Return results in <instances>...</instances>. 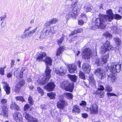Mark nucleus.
Returning <instances> with one entry per match:
<instances>
[{
	"label": "nucleus",
	"mask_w": 122,
	"mask_h": 122,
	"mask_svg": "<svg viewBox=\"0 0 122 122\" xmlns=\"http://www.w3.org/2000/svg\"><path fill=\"white\" fill-rule=\"evenodd\" d=\"M37 59L38 61H43L46 65V69L45 73L46 76L44 77L40 81L39 83L43 85L47 82L51 76V70L49 69L48 65L51 66L52 60L49 57H46V55L44 52L41 53L38 55Z\"/></svg>",
	"instance_id": "obj_1"
},
{
	"label": "nucleus",
	"mask_w": 122,
	"mask_h": 122,
	"mask_svg": "<svg viewBox=\"0 0 122 122\" xmlns=\"http://www.w3.org/2000/svg\"><path fill=\"white\" fill-rule=\"evenodd\" d=\"M106 13L107 15H100L99 17L96 19L95 23L97 27L104 29L106 26L105 22L111 21L113 19L111 10L109 9L107 11Z\"/></svg>",
	"instance_id": "obj_2"
},
{
	"label": "nucleus",
	"mask_w": 122,
	"mask_h": 122,
	"mask_svg": "<svg viewBox=\"0 0 122 122\" xmlns=\"http://www.w3.org/2000/svg\"><path fill=\"white\" fill-rule=\"evenodd\" d=\"M28 71V70L27 68L24 67L22 68L20 73V78L19 79V81L17 83L15 86V91L16 93L19 92L22 86L24 84V81L22 78V75L23 74L24 75H27Z\"/></svg>",
	"instance_id": "obj_3"
},
{
	"label": "nucleus",
	"mask_w": 122,
	"mask_h": 122,
	"mask_svg": "<svg viewBox=\"0 0 122 122\" xmlns=\"http://www.w3.org/2000/svg\"><path fill=\"white\" fill-rule=\"evenodd\" d=\"M107 66L110 71L113 73H119L121 70V64L118 63H110L108 64Z\"/></svg>",
	"instance_id": "obj_4"
},
{
	"label": "nucleus",
	"mask_w": 122,
	"mask_h": 122,
	"mask_svg": "<svg viewBox=\"0 0 122 122\" xmlns=\"http://www.w3.org/2000/svg\"><path fill=\"white\" fill-rule=\"evenodd\" d=\"M79 5V7L78 6L77 7H74L72 10L69 12L68 15H67L66 16V19H68L78 14L80 10L81 9L82 5L80 4Z\"/></svg>",
	"instance_id": "obj_5"
},
{
	"label": "nucleus",
	"mask_w": 122,
	"mask_h": 122,
	"mask_svg": "<svg viewBox=\"0 0 122 122\" xmlns=\"http://www.w3.org/2000/svg\"><path fill=\"white\" fill-rule=\"evenodd\" d=\"M60 86L66 91L72 92L74 86L73 83H70L68 81H66L60 83Z\"/></svg>",
	"instance_id": "obj_6"
},
{
	"label": "nucleus",
	"mask_w": 122,
	"mask_h": 122,
	"mask_svg": "<svg viewBox=\"0 0 122 122\" xmlns=\"http://www.w3.org/2000/svg\"><path fill=\"white\" fill-rule=\"evenodd\" d=\"M109 58L108 54L102 56L101 59L98 58H96L95 59L96 63L97 66H102L107 62Z\"/></svg>",
	"instance_id": "obj_7"
},
{
	"label": "nucleus",
	"mask_w": 122,
	"mask_h": 122,
	"mask_svg": "<svg viewBox=\"0 0 122 122\" xmlns=\"http://www.w3.org/2000/svg\"><path fill=\"white\" fill-rule=\"evenodd\" d=\"M92 51L89 48H85L83 50L82 55L83 58L86 59H90L92 55Z\"/></svg>",
	"instance_id": "obj_8"
},
{
	"label": "nucleus",
	"mask_w": 122,
	"mask_h": 122,
	"mask_svg": "<svg viewBox=\"0 0 122 122\" xmlns=\"http://www.w3.org/2000/svg\"><path fill=\"white\" fill-rule=\"evenodd\" d=\"M55 71L57 74L62 76L66 72V68L65 66H62L57 67L56 68Z\"/></svg>",
	"instance_id": "obj_9"
},
{
	"label": "nucleus",
	"mask_w": 122,
	"mask_h": 122,
	"mask_svg": "<svg viewBox=\"0 0 122 122\" xmlns=\"http://www.w3.org/2000/svg\"><path fill=\"white\" fill-rule=\"evenodd\" d=\"M59 98L60 100L57 103V106L58 108L60 109V111H61L63 110L65 101L62 96H60Z\"/></svg>",
	"instance_id": "obj_10"
},
{
	"label": "nucleus",
	"mask_w": 122,
	"mask_h": 122,
	"mask_svg": "<svg viewBox=\"0 0 122 122\" xmlns=\"http://www.w3.org/2000/svg\"><path fill=\"white\" fill-rule=\"evenodd\" d=\"M57 29L58 27L56 26L47 28L45 30L44 33L46 36H48L49 35L54 33Z\"/></svg>",
	"instance_id": "obj_11"
},
{
	"label": "nucleus",
	"mask_w": 122,
	"mask_h": 122,
	"mask_svg": "<svg viewBox=\"0 0 122 122\" xmlns=\"http://www.w3.org/2000/svg\"><path fill=\"white\" fill-rule=\"evenodd\" d=\"M23 115L24 117L28 122H38V120L37 119L33 117L27 112H25Z\"/></svg>",
	"instance_id": "obj_12"
},
{
	"label": "nucleus",
	"mask_w": 122,
	"mask_h": 122,
	"mask_svg": "<svg viewBox=\"0 0 122 122\" xmlns=\"http://www.w3.org/2000/svg\"><path fill=\"white\" fill-rule=\"evenodd\" d=\"M95 74L99 76L101 79L104 78L106 77L105 71L102 69L98 68L95 71Z\"/></svg>",
	"instance_id": "obj_13"
},
{
	"label": "nucleus",
	"mask_w": 122,
	"mask_h": 122,
	"mask_svg": "<svg viewBox=\"0 0 122 122\" xmlns=\"http://www.w3.org/2000/svg\"><path fill=\"white\" fill-rule=\"evenodd\" d=\"M90 113L92 114H96L98 113V106L96 104L92 105L89 108Z\"/></svg>",
	"instance_id": "obj_14"
},
{
	"label": "nucleus",
	"mask_w": 122,
	"mask_h": 122,
	"mask_svg": "<svg viewBox=\"0 0 122 122\" xmlns=\"http://www.w3.org/2000/svg\"><path fill=\"white\" fill-rule=\"evenodd\" d=\"M13 117L14 119L17 122H22V118L20 113L17 112L14 113Z\"/></svg>",
	"instance_id": "obj_15"
},
{
	"label": "nucleus",
	"mask_w": 122,
	"mask_h": 122,
	"mask_svg": "<svg viewBox=\"0 0 122 122\" xmlns=\"http://www.w3.org/2000/svg\"><path fill=\"white\" fill-rule=\"evenodd\" d=\"M67 66L70 73H73L76 71V67L74 64H69Z\"/></svg>",
	"instance_id": "obj_16"
},
{
	"label": "nucleus",
	"mask_w": 122,
	"mask_h": 122,
	"mask_svg": "<svg viewBox=\"0 0 122 122\" xmlns=\"http://www.w3.org/2000/svg\"><path fill=\"white\" fill-rule=\"evenodd\" d=\"M55 86V85L53 82L49 83L45 86V89L48 91H52L53 90Z\"/></svg>",
	"instance_id": "obj_17"
},
{
	"label": "nucleus",
	"mask_w": 122,
	"mask_h": 122,
	"mask_svg": "<svg viewBox=\"0 0 122 122\" xmlns=\"http://www.w3.org/2000/svg\"><path fill=\"white\" fill-rule=\"evenodd\" d=\"M2 83L7 94H9L10 93V87L9 86V85L6 82L4 81H3Z\"/></svg>",
	"instance_id": "obj_18"
},
{
	"label": "nucleus",
	"mask_w": 122,
	"mask_h": 122,
	"mask_svg": "<svg viewBox=\"0 0 122 122\" xmlns=\"http://www.w3.org/2000/svg\"><path fill=\"white\" fill-rule=\"evenodd\" d=\"M2 112H0V115H2L4 117H7L8 116V108L5 106H4L1 107ZM0 111H1L0 110Z\"/></svg>",
	"instance_id": "obj_19"
},
{
	"label": "nucleus",
	"mask_w": 122,
	"mask_h": 122,
	"mask_svg": "<svg viewBox=\"0 0 122 122\" xmlns=\"http://www.w3.org/2000/svg\"><path fill=\"white\" fill-rule=\"evenodd\" d=\"M82 68L85 73H89L90 71V67L89 64L87 63H84L82 65Z\"/></svg>",
	"instance_id": "obj_20"
},
{
	"label": "nucleus",
	"mask_w": 122,
	"mask_h": 122,
	"mask_svg": "<svg viewBox=\"0 0 122 122\" xmlns=\"http://www.w3.org/2000/svg\"><path fill=\"white\" fill-rule=\"evenodd\" d=\"M88 80L89 82V84L90 85H93L94 84L95 81L94 80V78L93 74L92 73H90L89 75Z\"/></svg>",
	"instance_id": "obj_21"
},
{
	"label": "nucleus",
	"mask_w": 122,
	"mask_h": 122,
	"mask_svg": "<svg viewBox=\"0 0 122 122\" xmlns=\"http://www.w3.org/2000/svg\"><path fill=\"white\" fill-rule=\"evenodd\" d=\"M37 29V27H36L33 30L27 32L25 33L26 38H28L29 37L31 36L32 34H34L36 31Z\"/></svg>",
	"instance_id": "obj_22"
},
{
	"label": "nucleus",
	"mask_w": 122,
	"mask_h": 122,
	"mask_svg": "<svg viewBox=\"0 0 122 122\" xmlns=\"http://www.w3.org/2000/svg\"><path fill=\"white\" fill-rule=\"evenodd\" d=\"M72 112L78 114L81 112V110L79 106L77 105L73 106L72 107Z\"/></svg>",
	"instance_id": "obj_23"
},
{
	"label": "nucleus",
	"mask_w": 122,
	"mask_h": 122,
	"mask_svg": "<svg viewBox=\"0 0 122 122\" xmlns=\"http://www.w3.org/2000/svg\"><path fill=\"white\" fill-rule=\"evenodd\" d=\"M108 80L113 82L115 81V76L113 74H110L108 75Z\"/></svg>",
	"instance_id": "obj_24"
},
{
	"label": "nucleus",
	"mask_w": 122,
	"mask_h": 122,
	"mask_svg": "<svg viewBox=\"0 0 122 122\" xmlns=\"http://www.w3.org/2000/svg\"><path fill=\"white\" fill-rule=\"evenodd\" d=\"M10 108L12 109H16L17 110H19V107L17 105L16 103L14 102H12V104L10 106Z\"/></svg>",
	"instance_id": "obj_25"
},
{
	"label": "nucleus",
	"mask_w": 122,
	"mask_h": 122,
	"mask_svg": "<svg viewBox=\"0 0 122 122\" xmlns=\"http://www.w3.org/2000/svg\"><path fill=\"white\" fill-rule=\"evenodd\" d=\"M103 46L107 49L109 50H112V46H110V42L107 41L106 43L103 44Z\"/></svg>",
	"instance_id": "obj_26"
},
{
	"label": "nucleus",
	"mask_w": 122,
	"mask_h": 122,
	"mask_svg": "<svg viewBox=\"0 0 122 122\" xmlns=\"http://www.w3.org/2000/svg\"><path fill=\"white\" fill-rule=\"evenodd\" d=\"M64 50L63 47H60L57 50L56 55L57 56L60 55L63 52Z\"/></svg>",
	"instance_id": "obj_27"
},
{
	"label": "nucleus",
	"mask_w": 122,
	"mask_h": 122,
	"mask_svg": "<svg viewBox=\"0 0 122 122\" xmlns=\"http://www.w3.org/2000/svg\"><path fill=\"white\" fill-rule=\"evenodd\" d=\"M68 76L71 81L73 82H75L76 81L77 76L75 75H71L69 74Z\"/></svg>",
	"instance_id": "obj_28"
},
{
	"label": "nucleus",
	"mask_w": 122,
	"mask_h": 122,
	"mask_svg": "<svg viewBox=\"0 0 122 122\" xmlns=\"http://www.w3.org/2000/svg\"><path fill=\"white\" fill-rule=\"evenodd\" d=\"M108 49H107L103 45L101 46L100 49V52L102 54L104 53L105 52H106L108 50Z\"/></svg>",
	"instance_id": "obj_29"
},
{
	"label": "nucleus",
	"mask_w": 122,
	"mask_h": 122,
	"mask_svg": "<svg viewBox=\"0 0 122 122\" xmlns=\"http://www.w3.org/2000/svg\"><path fill=\"white\" fill-rule=\"evenodd\" d=\"M47 95L51 99H55L56 95L55 93L52 92L50 93L47 94Z\"/></svg>",
	"instance_id": "obj_30"
},
{
	"label": "nucleus",
	"mask_w": 122,
	"mask_h": 122,
	"mask_svg": "<svg viewBox=\"0 0 122 122\" xmlns=\"http://www.w3.org/2000/svg\"><path fill=\"white\" fill-rule=\"evenodd\" d=\"M16 101H19L22 102L25 101L23 97L21 96H17L15 97Z\"/></svg>",
	"instance_id": "obj_31"
},
{
	"label": "nucleus",
	"mask_w": 122,
	"mask_h": 122,
	"mask_svg": "<svg viewBox=\"0 0 122 122\" xmlns=\"http://www.w3.org/2000/svg\"><path fill=\"white\" fill-rule=\"evenodd\" d=\"M114 40L116 44L118 45H120L121 40L118 38H115L114 39Z\"/></svg>",
	"instance_id": "obj_32"
},
{
	"label": "nucleus",
	"mask_w": 122,
	"mask_h": 122,
	"mask_svg": "<svg viewBox=\"0 0 122 122\" xmlns=\"http://www.w3.org/2000/svg\"><path fill=\"white\" fill-rule=\"evenodd\" d=\"M65 37L64 35H62V36L57 41V43L59 45H60L61 44L63 41Z\"/></svg>",
	"instance_id": "obj_33"
},
{
	"label": "nucleus",
	"mask_w": 122,
	"mask_h": 122,
	"mask_svg": "<svg viewBox=\"0 0 122 122\" xmlns=\"http://www.w3.org/2000/svg\"><path fill=\"white\" fill-rule=\"evenodd\" d=\"M112 14L113 18H114L115 19L118 20L121 19L122 18V16L120 15L117 14H116L113 15V13Z\"/></svg>",
	"instance_id": "obj_34"
},
{
	"label": "nucleus",
	"mask_w": 122,
	"mask_h": 122,
	"mask_svg": "<svg viewBox=\"0 0 122 122\" xmlns=\"http://www.w3.org/2000/svg\"><path fill=\"white\" fill-rule=\"evenodd\" d=\"M102 4H100L99 5H96L95 7V9L96 10V11L97 12L100 9H102L103 8L102 6Z\"/></svg>",
	"instance_id": "obj_35"
},
{
	"label": "nucleus",
	"mask_w": 122,
	"mask_h": 122,
	"mask_svg": "<svg viewBox=\"0 0 122 122\" xmlns=\"http://www.w3.org/2000/svg\"><path fill=\"white\" fill-rule=\"evenodd\" d=\"M66 97L69 99L72 98L73 97L71 93H65Z\"/></svg>",
	"instance_id": "obj_36"
},
{
	"label": "nucleus",
	"mask_w": 122,
	"mask_h": 122,
	"mask_svg": "<svg viewBox=\"0 0 122 122\" xmlns=\"http://www.w3.org/2000/svg\"><path fill=\"white\" fill-rule=\"evenodd\" d=\"M80 77L83 79H85V76L84 74L81 71H80L79 73Z\"/></svg>",
	"instance_id": "obj_37"
},
{
	"label": "nucleus",
	"mask_w": 122,
	"mask_h": 122,
	"mask_svg": "<svg viewBox=\"0 0 122 122\" xmlns=\"http://www.w3.org/2000/svg\"><path fill=\"white\" fill-rule=\"evenodd\" d=\"M112 30H113L114 32L117 33L118 32V29L117 27L115 26H113L111 28Z\"/></svg>",
	"instance_id": "obj_38"
},
{
	"label": "nucleus",
	"mask_w": 122,
	"mask_h": 122,
	"mask_svg": "<svg viewBox=\"0 0 122 122\" xmlns=\"http://www.w3.org/2000/svg\"><path fill=\"white\" fill-rule=\"evenodd\" d=\"M51 24H55L58 21L57 19L55 18H53L50 20Z\"/></svg>",
	"instance_id": "obj_39"
},
{
	"label": "nucleus",
	"mask_w": 122,
	"mask_h": 122,
	"mask_svg": "<svg viewBox=\"0 0 122 122\" xmlns=\"http://www.w3.org/2000/svg\"><path fill=\"white\" fill-rule=\"evenodd\" d=\"M37 90L39 93H40L42 96L44 94V92L43 89L40 87H37Z\"/></svg>",
	"instance_id": "obj_40"
},
{
	"label": "nucleus",
	"mask_w": 122,
	"mask_h": 122,
	"mask_svg": "<svg viewBox=\"0 0 122 122\" xmlns=\"http://www.w3.org/2000/svg\"><path fill=\"white\" fill-rule=\"evenodd\" d=\"M104 35L106 37H108L109 39L111 38L112 36L111 34L108 32L104 33Z\"/></svg>",
	"instance_id": "obj_41"
},
{
	"label": "nucleus",
	"mask_w": 122,
	"mask_h": 122,
	"mask_svg": "<svg viewBox=\"0 0 122 122\" xmlns=\"http://www.w3.org/2000/svg\"><path fill=\"white\" fill-rule=\"evenodd\" d=\"M28 100L29 102V103L30 104H33V101L32 99V98L31 96H30L28 98Z\"/></svg>",
	"instance_id": "obj_42"
},
{
	"label": "nucleus",
	"mask_w": 122,
	"mask_h": 122,
	"mask_svg": "<svg viewBox=\"0 0 122 122\" xmlns=\"http://www.w3.org/2000/svg\"><path fill=\"white\" fill-rule=\"evenodd\" d=\"M106 89L108 92H110L112 91V87L108 85L106 86Z\"/></svg>",
	"instance_id": "obj_43"
},
{
	"label": "nucleus",
	"mask_w": 122,
	"mask_h": 122,
	"mask_svg": "<svg viewBox=\"0 0 122 122\" xmlns=\"http://www.w3.org/2000/svg\"><path fill=\"white\" fill-rule=\"evenodd\" d=\"M7 102V100L6 99L2 98L1 100V103L4 104H6Z\"/></svg>",
	"instance_id": "obj_44"
},
{
	"label": "nucleus",
	"mask_w": 122,
	"mask_h": 122,
	"mask_svg": "<svg viewBox=\"0 0 122 122\" xmlns=\"http://www.w3.org/2000/svg\"><path fill=\"white\" fill-rule=\"evenodd\" d=\"M30 108L28 104H26L25 105L24 107V111H26L28 109Z\"/></svg>",
	"instance_id": "obj_45"
},
{
	"label": "nucleus",
	"mask_w": 122,
	"mask_h": 122,
	"mask_svg": "<svg viewBox=\"0 0 122 122\" xmlns=\"http://www.w3.org/2000/svg\"><path fill=\"white\" fill-rule=\"evenodd\" d=\"M51 25V24L50 22V21L49 20V21H47L44 24V26L45 27H46L48 26H50Z\"/></svg>",
	"instance_id": "obj_46"
},
{
	"label": "nucleus",
	"mask_w": 122,
	"mask_h": 122,
	"mask_svg": "<svg viewBox=\"0 0 122 122\" xmlns=\"http://www.w3.org/2000/svg\"><path fill=\"white\" fill-rule=\"evenodd\" d=\"M104 89V87L101 85H99L98 86V90L99 91L103 90Z\"/></svg>",
	"instance_id": "obj_47"
},
{
	"label": "nucleus",
	"mask_w": 122,
	"mask_h": 122,
	"mask_svg": "<svg viewBox=\"0 0 122 122\" xmlns=\"http://www.w3.org/2000/svg\"><path fill=\"white\" fill-rule=\"evenodd\" d=\"M6 17V16L5 15H4L0 17V20L1 21H3L4 20Z\"/></svg>",
	"instance_id": "obj_48"
},
{
	"label": "nucleus",
	"mask_w": 122,
	"mask_h": 122,
	"mask_svg": "<svg viewBox=\"0 0 122 122\" xmlns=\"http://www.w3.org/2000/svg\"><path fill=\"white\" fill-rule=\"evenodd\" d=\"M0 74L2 75H4L5 74L4 70L1 68H0Z\"/></svg>",
	"instance_id": "obj_49"
},
{
	"label": "nucleus",
	"mask_w": 122,
	"mask_h": 122,
	"mask_svg": "<svg viewBox=\"0 0 122 122\" xmlns=\"http://www.w3.org/2000/svg\"><path fill=\"white\" fill-rule=\"evenodd\" d=\"M86 104V103L84 101H83L80 103V105L81 106H85Z\"/></svg>",
	"instance_id": "obj_50"
},
{
	"label": "nucleus",
	"mask_w": 122,
	"mask_h": 122,
	"mask_svg": "<svg viewBox=\"0 0 122 122\" xmlns=\"http://www.w3.org/2000/svg\"><path fill=\"white\" fill-rule=\"evenodd\" d=\"M107 94L108 96H116L117 95L115 94L110 93H107Z\"/></svg>",
	"instance_id": "obj_51"
},
{
	"label": "nucleus",
	"mask_w": 122,
	"mask_h": 122,
	"mask_svg": "<svg viewBox=\"0 0 122 122\" xmlns=\"http://www.w3.org/2000/svg\"><path fill=\"white\" fill-rule=\"evenodd\" d=\"M77 33V32H76V31L75 30L74 31H72L71 33L69 35V36H71L74 35Z\"/></svg>",
	"instance_id": "obj_52"
},
{
	"label": "nucleus",
	"mask_w": 122,
	"mask_h": 122,
	"mask_svg": "<svg viewBox=\"0 0 122 122\" xmlns=\"http://www.w3.org/2000/svg\"><path fill=\"white\" fill-rule=\"evenodd\" d=\"M82 116L84 118H86L88 117V115L86 113H83L82 114Z\"/></svg>",
	"instance_id": "obj_53"
},
{
	"label": "nucleus",
	"mask_w": 122,
	"mask_h": 122,
	"mask_svg": "<svg viewBox=\"0 0 122 122\" xmlns=\"http://www.w3.org/2000/svg\"><path fill=\"white\" fill-rule=\"evenodd\" d=\"M32 27L31 26H30L29 27H28V28L26 29L25 30H24V33H25L27 31H28L30 30L31 29Z\"/></svg>",
	"instance_id": "obj_54"
},
{
	"label": "nucleus",
	"mask_w": 122,
	"mask_h": 122,
	"mask_svg": "<svg viewBox=\"0 0 122 122\" xmlns=\"http://www.w3.org/2000/svg\"><path fill=\"white\" fill-rule=\"evenodd\" d=\"M12 75V74L11 72H9L7 73V76L8 78L11 77Z\"/></svg>",
	"instance_id": "obj_55"
},
{
	"label": "nucleus",
	"mask_w": 122,
	"mask_h": 122,
	"mask_svg": "<svg viewBox=\"0 0 122 122\" xmlns=\"http://www.w3.org/2000/svg\"><path fill=\"white\" fill-rule=\"evenodd\" d=\"M84 22L83 20H79L78 21V24L79 25H82L83 24Z\"/></svg>",
	"instance_id": "obj_56"
},
{
	"label": "nucleus",
	"mask_w": 122,
	"mask_h": 122,
	"mask_svg": "<svg viewBox=\"0 0 122 122\" xmlns=\"http://www.w3.org/2000/svg\"><path fill=\"white\" fill-rule=\"evenodd\" d=\"M76 31L77 33H81L83 31V30L82 29H79L76 30Z\"/></svg>",
	"instance_id": "obj_57"
},
{
	"label": "nucleus",
	"mask_w": 122,
	"mask_h": 122,
	"mask_svg": "<svg viewBox=\"0 0 122 122\" xmlns=\"http://www.w3.org/2000/svg\"><path fill=\"white\" fill-rule=\"evenodd\" d=\"M41 107L43 109H46L47 108L46 106L44 104L41 105Z\"/></svg>",
	"instance_id": "obj_58"
},
{
	"label": "nucleus",
	"mask_w": 122,
	"mask_h": 122,
	"mask_svg": "<svg viewBox=\"0 0 122 122\" xmlns=\"http://www.w3.org/2000/svg\"><path fill=\"white\" fill-rule=\"evenodd\" d=\"M77 3H78V1H76L74 2L72 4V6L73 7H75V6H76V5Z\"/></svg>",
	"instance_id": "obj_59"
},
{
	"label": "nucleus",
	"mask_w": 122,
	"mask_h": 122,
	"mask_svg": "<svg viewBox=\"0 0 122 122\" xmlns=\"http://www.w3.org/2000/svg\"><path fill=\"white\" fill-rule=\"evenodd\" d=\"M15 62V61L14 60H11V67H12L14 65V63Z\"/></svg>",
	"instance_id": "obj_60"
},
{
	"label": "nucleus",
	"mask_w": 122,
	"mask_h": 122,
	"mask_svg": "<svg viewBox=\"0 0 122 122\" xmlns=\"http://www.w3.org/2000/svg\"><path fill=\"white\" fill-rule=\"evenodd\" d=\"M99 27H97V26H92L91 28V29L95 30L97 29V28H98Z\"/></svg>",
	"instance_id": "obj_61"
},
{
	"label": "nucleus",
	"mask_w": 122,
	"mask_h": 122,
	"mask_svg": "<svg viewBox=\"0 0 122 122\" xmlns=\"http://www.w3.org/2000/svg\"><path fill=\"white\" fill-rule=\"evenodd\" d=\"M118 12L122 15V7H120L119 8Z\"/></svg>",
	"instance_id": "obj_62"
},
{
	"label": "nucleus",
	"mask_w": 122,
	"mask_h": 122,
	"mask_svg": "<svg viewBox=\"0 0 122 122\" xmlns=\"http://www.w3.org/2000/svg\"><path fill=\"white\" fill-rule=\"evenodd\" d=\"M20 37L22 39H24L25 38H26V37L25 36V34L22 35Z\"/></svg>",
	"instance_id": "obj_63"
},
{
	"label": "nucleus",
	"mask_w": 122,
	"mask_h": 122,
	"mask_svg": "<svg viewBox=\"0 0 122 122\" xmlns=\"http://www.w3.org/2000/svg\"><path fill=\"white\" fill-rule=\"evenodd\" d=\"M5 25V23H4L3 22V21H2V22H1V27L2 28H4Z\"/></svg>",
	"instance_id": "obj_64"
}]
</instances>
